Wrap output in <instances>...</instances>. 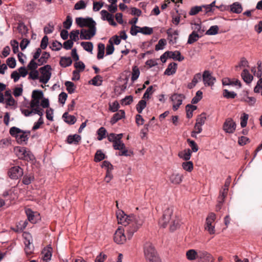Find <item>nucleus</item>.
Returning a JSON list of instances; mask_svg holds the SVG:
<instances>
[{"instance_id":"nucleus-46","label":"nucleus","mask_w":262,"mask_h":262,"mask_svg":"<svg viewBox=\"0 0 262 262\" xmlns=\"http://www.w3.org/2000/svg\"><path fill=\"white\" fill-rule=\"evenodd\" d=\"M183 168L188 172H190L193 169V163L191 161H186L182 163Z\"/></svg>"},{"instance_id":"nucleus-44","label":"nucleus","mask_w":262,"mask_h":262,"mask_svg":"<svg viewBox=\"0 0 262 262\" xmlns=\"http://www.w3.org/2000/svg\"><path fill=\"white\" fill-rule=\"evenodd\" d=\"M243 100L250 106H254L256 102V98L254 97L246 96L243 98Z\"/></svg>"},{"instance_id":"nucleus-33","label":"nucleus","mask_w":262,"mask_h":262,"mask_svg":"<svg viewBox=\"0 0 262 262\" xmlns=\"http://www.w3.org/2000/svg\"><path fill=\"white\" fill-rule=\"evenodd\" d=\"M105 46L102 43H99L98 45L97 58L98 59H102L104 54Z\"/></svg>"},{"instance_id":"nucleus-6","label":"nucleus","mask_w":262,"mask_h":262,"mask_svg":"<svg viewBox=\"0 0 262 262\" xmlns=\"http://www.w3.org/2000/svg\"><path fill=\"white\" fill-rule=\"evenodd\" d=\"M51 67L47 64L40 68L41 75L39 77V82L44 84L47 83L51 76Z\"/></svg>"},{"instance_id":"nucleus-53","label":"nucleus","mask_w":262,"mask_h":262,"mask_svg":"<svg viewBox=\"0 0 262 262\" xmlns=\"http://www.w3.org/2000/svg\"><path fill=\"white\" fill-rule=\"evenodd\" d=\"M134 152L133 151L128 150L125 147L122 149L121 150H120L119 153L117 154V155L119 156H125V157H130L132 155H133Z\"/></svg>"},{"instance_id":"nucleus-4","label":"nucleus","mask_w":262,"mask_h":262,"mask_svg":"<svg viewBox=\"0 0 262 262\" xmlns=\"http://www.w3.org/2000/svg\"><path fill=\"white\" fill-rule=\"evenodd\" d=\"M76 23L81 28L84 27H88L89 29L96 28V23L91 17H77L76 18Z\"/></svg>"},{"instance_id":"nucleus-49","label":"nucleus","mask_w":262,"mask_h":262,"mask_svg":"<svg viewBox=\"0 0 262 262\" xmlns=\"http://www.w3.org/2000/svg\"><path fill=\"white\" fill-rule=\"evenodd\" d=\"M223 96L226 98L229 99V98H234L237 94L233 92V91H229L228 90L225 89L223 91Z\"/></svg>"},{"instance_id":"nucleus-15","label":"nucleus","mask_w":262,"mask_h":262,"mask_svg":"<svg viewBox=\"0 0 262 262\" xmlns=\"http://www.w3.org/2000/svg\"><path fill=\"white\" fill-rule=\"evenodd\" d=\"M96 33V28L82 29L80 30V38L81 39L90 40L95 35Z\"/></svg>"},{"instance_id":"nucleus-10","label":"nucleus","mask_w":262,"mask_h":262,"mask_svg":"<svg viewBox=\"0 0 262 262\" xmlns=\"http://www.w3.org/2000/svg\"><path fill=\"white\" fill-rule=\"evenodd\" d=\"M236 127V124L234 120L231 118H227L223 125V130L228 134H233Z\"/></svg>"},{"instance_id":"nucleus-11","label":"nucleus","mask_w":262,"mask_h":262,"mask_svg":"<svg viewBox=\"0 0 262 262\" xmlns=\"http://www.w3.org/2000/svg\"><path fill=\"white\" fill-rule=\"evenodd\" d=\"M21 112L25 116H32L35 114L38 115L40 117L43 115V110L40 106L31 107L30 110L21 108Z\"/></svg>"},{"instance_id":"nucleus-5","label":"nucleus","mask_w":262,"mask_h":262,"mask_svg":"<svg viewBox=\"0 0 262 262\" xmlns=\"http://www.w3.org/2000/svg\"><path fill=\"white\" fill-rule=\"evenodd\" d=\"M17 158L29 161L34 160V156L31 152L25 147L17 146Z\"/></svg>"},{"instance_id":"nucleus-18","label":"nucleus","mask_w":262,"mask_h":262,"mask_svg":"<svg viewBox=\"0 0 262 262\" xmlns=\"http://www.w3.org/2000/svg\"><path fill=\"white\" fill-rule=\"evenodd\" d=\"M166 33L168 35L169 43L171 44L176 43L179 35L178 31L173 30L171 28H169L166 31Z\"/></svg>"},{"instance_id":"nucleus-45","label":"nucleus","mask_w":262,"mask_h":262,"mask_svg":"<svg viewBox=\"0 0 262 262\" xmlns=\"http://www.w3.org/2000/svg\"><path fill=\"white\" fill-rule=\"evenodd\" d=\"M166 45V40L165 39L162 38L160 39L158 43L155 46V50L159 51L161 50H163L164 48V46Z\"/></svg>"},{"instance_id":"nucleus-28","label":"nucleus","mask_w":262,"mask_h":262,"mask_svg":"<svg viewBox=\"0 0 262 262\" xmlns=\"http://www.w3.org/2000/svg\"><path fill=\"white\" fill-rule=\"evenodd\" d=\"M191 151L189 149H186L179 153L180 158L185 161L189 160L191 157Z\"/></svg>"},{"instance_id":"nucleus-39","label":"nucleus","mask_w":262,"mask_h":262,"mask_svg":"<svg viewBox=\"0 0 262 262\" xmlns=\"http://www.w3.org/2000/svg\"><path fill=\"white\" fill-rule=\"evenodd\" d=\"M81 46L83 49L89 52L92 53L93 49V45L91 42H81Z\"/></svg>"},{"instance_id":"nucleus-20","label":"nucleus","mask_w":262,"mask_h":262,"mask_svg":"<svg viewBox=\"0 0 262 262\" xmlns=\"http://www.w3.org/2000/svg\"><path fill=\"white\" fill-rule=\"evenodd\" d=\"M125 112L123 110H120L115 113L110 120V123L113 125L117 121L125 117Z\"/></svg>"},{"instance_id":"nucleus-27","label":"nucleus","mask_w":262,"mask_h":262,"mask_svg":"<svg viewBox=\"0 0 262 262\" xmlns=\"http://www.w3.org/2000/svg\"><path fill=\"white\" fill-rule=\"evenodd\" d=\"M187 258L189 260H193L198 258V251L196 252L194 249H190L186 252Z\"/></svg>"},{"instance_id":"nucleus-37","label":"nucleus","mask_w":262,"mask_h":262,"mask_svg":"<svg viewBox=\"0 0 262 262\" xmlns=\"http://www.w3.org/2000/svg\"><path fill=\"white\" fill-rule=\"evenodd\" d=\"M106 130L104 127H101L100 128H99L97 130L98 140L100 141L105 138L106 137Z\"/></svg>"},{"instance_id":"nucleus-63","label":"nucleus","mask_w":262,"mask_h":262,"mask_svg":"<svg viewBox=\"0 0 262 262\" xmlns=\"http://www.w3.org/2000/svg\"><path fill=\"white\" fill-rule=\"evenodd\" d=\"M62 46V44L60 42L54 41L52 43L51 48L54 51H59L61 49Z\"/></svg>"},{"instance_id":"nucleus-7","label":"nucleus","mask_w":262,"mask_h":262,"mask_svg":"<svg viewBox=\"0 0 262 262\" xmlns=\"http://www.w3.org/2000/svg\"><path fill=\"white\" fill-rule=\"evenodd\" d=\"M0 103L6 104V106H13L15 103V100L11 95V91L10 90H7L4 94L2 92H0Z\"/></svg>"},{"instance_id":"nucleus-22","label":"nucleus","mask_w":262,"mask_h":262,"mask_svg":"<svg viewBox=\"0 0 262 262\" xmlns=\"http://www.w3.org/2000/svg\"><path fill=\"white\" fill-rule=\"evenodd\" d=\"M177 69V64L175 62H172L168 64L167 68L164 72V74L170 76L176 73Z\"/></svg>"},{"instance_id":"nucleus-50","label":"nucleus","mask_w":262,"mask_h":262,"mask_svg":"<svg viewBox=\"0 0 262 262\" xmlns=\"http://www.w3.org/2000/svg\"><path fill=\"white\" fill-rule=\"evenodd\" d=\"M119 107V104L117 101L109 103V110L112 112L114 113L117 112Z\"/></svg>"},{"instance_id":"nucleus-40","label":"nucleus","mask_w":262,"mask_h":262,"mask_svg":"<svg viewBox=\"0 0 262 262\" xmlns=\"http://www.w3.org/2000/svg\"><path fill=\"white\" fill-rule=\"evenodd\" d=\"M64 84L67 87V90L69 93L72 94L74 93L75 90V86L73 82L67 81L65 82Z\"/></svg>"},{"instance_id":"nucleus-16","label":"nucleus","mask_w":262,"mask_h":262,"mask_svg":"<svg viewBox=\"0 0 262 262\" xmlns=\"http://www.w3.org/2000/svg\"><path fill=\"white\" fill-rule=\"evenodd\" d=\"M198 259L203 262H213V258L212 256L204 250L198 251Z\"/></svg>"},{"instance_id":"nucleus-12","label":"nucleus","mask_w":262,"mask_h":262,"mask_svg":"<svg viewBox=\"0 0 262 262\" xmlns=\"http://www.w3.org/2000/svg\"><path fill=\"white\" fill-rule=\"evenodd\" d=\"M125 231H126L125 227L124 229L119 227L116 231L114 236V240L117 244H122L126 241V237L124 234Z\"/></svg>"},{"instance_id":"nucleus-41","label":"nucleus","mask_w":262,"mask_h":262,"mask_svg":"<svg viewBox=\"0 0 262 262\" xmlns=\"http://www.w3.org/2000/svg\"><path fill=\"white\" fill-rule=\"evenodd\" d=\"M114 51V47L112 39H109L108 44L107 45L106 47V54L107 55H111Z\"/></svg>"},{"instance_id":"nucleus-59","label":"nucleus","mask_w":262,"mask_h":262,"mask_svg":"<svg viewBox=\"0 0 262 262\" xmlns=\"http://www.w3.org/2000/svg\"><path fill=\"white\" fill-rule=\"evenodd\" d=\"M246 67H249L248 61L245 58L243 57L241 59V61L239 62L238 64L236 66L235 68L236 70H237L238 68Z\"/></svg>"},{"instance_id":"nucleus-17","label":"nucleus","mask_w":262,"mask_h":262,"mask_svg":"<svg viewBox=\"0 0 262 262\" xmlns=\"http://www.w3.org/2000/svg\"><path fill=\"white\" fill-rule=\"evenodd\" d=\"M43 262H49L52 255V248L50 245L45 247L41 253Z\"/></svg>"},{"instance_id":"nucleus-64","label":"nucleus","mask_w":262,"mask_h":262,"mask_svg":"<svg viewBox=\"0 0 262 262\" xmlns=\"http://www.w3.org/2000/svg\"><path fill=\"white\" fill-rule=\"evenodd\" d=\"M101 167L106 169L107 171H111L113 169V165L107 161H104L102 163Z\"/></svg>"},{"instance_id":"nucleus-26","label":"nucleus","mask_w":262,"mask_h":262,"mask_svg":"<svg viewBox=\"0 0 262 262\" xmlns=\"http://www.w3.org/2000/svg\"><path fill=\"white\" fill-rule=\"evenodd\" d=\"M62 118L64 121L69 124H74L76 121V118L74 116L68 115L67 112L63 114Z\"/></svg>"},{"instance_id":"nucleus-9","label":"nucleus","mask_w":262,"mask_h":262,"mask_svg":"<svg viewBox=\"0 0 262 262\" xmlns=\"http://www.w3.org/2000/svg\"><path fill=\"white\" fill-rule=\"evenodd\" d=\"M185 99V96L184 94L174 93L170 97V100L172 101V109L173 111L178 110L180 105L182 104L184 99Z\"/></svg>"},{"instance_id":"nucleus-32","label":"nucleus","mask_w":262,"mask_h":262,"mask_svg":"<svg viewBox=\"0 0 262 262\" xmlns=\"http://www.w3.org/2000/svg\"><path fill=\"white\" fill-rule=\"evenodd\" d=\"M90 82L93 85L100 86L102 83V77L100 75H97L93 77Z\"/></svg>"},{"instance_id":"nucleus-54","label":"nucleus","mask_w":262,"mask_h":262,"mask_svg":"<svg viewBox=\"0 0 262 262\" xmlns=\"http://www.w3.org/2000/svg\"><path fill=\"white\" fill-rule=\"evenodd\" d=\"M193 30V32L195 33H199L202 34L204 32V29L202 28V26L200 24L194 23L192 27Z\"/></svg>"},{"instance_id":"nucleus-42","label":"nucleus","mask_w":262,"mask_h":262,"mask_svg":"<svg viewBox=\"0 0 262 262\" xmlns=\"http://www.w3.org/2000/svg\"><path fill=\"white\" fill-rule=\"evenodd\" d=\"M219 27L216 25L212 26L206 31V34L209 35H214L218 33Z\"/></svg>"},{"instance_id":"nucleus-23","label":"nucleus","mask_w":262,"mask_h":262,"mask_svg":"<svg viewBox=\"0 0 262 262\" xmlns=\"http://www.w3.org/2000/svg\"><path fill=\"white\" fill-rule=\"evenodd\" d=\"M230 11L236 14H239L243 11L242 5L238 2H234L229 6Z\"/></svg>"},{"instance_id":"nucleus-34","label":"nucleus","mask_w":262,"mask_h":262,"mask_svg":"<svg viewBox=\"0 0 262 262\" xmlns=\"http://www.w3.org/2000/svg\"><path fill=\"white\" fill-rule=\"evenodd\" d=\"M196 109V106L192 104H187L186 106V116L188 118L192 117L193 112Z\"/></svg>"},{"instance_id":"nucleus-29","label":"nucleus","mask_w":262,"mask_h":262,"mask_svg":"<svg viewBox=\"0 0 262 262\" xmlns=\"http://www.w3.org/2000/svg\"><path fill=\"white\" fill-rule=\"evenodd\" d=\"M72 63L70 57H61L60 60V64L62 67L66 68L70 66Z\"/></svg>"},{"instance_id":"nucleus-57","label":"nucleus","mask_w":262,"mask_h":262,"mask_svg":"<svg viewBox=\"0 0 262 262\" xmlns=\"http://www.w3.org/2000/svg\"><path fill=\"white\" fill-rule=\"evenodd\" d=\"M101 15V18L103 20H108L111 18H112V16L113 15L112 14H110L108 13L106 10H102L100 12Z\"/></svg>"},{"instance_id":"nucleus-1","label":"nucleus","mask_w":262,"mask_h":262,"mask_svg":"<svg viewBox=\"0 0 262 262\" xmlns=\"http://www.w3.org/2000/svg\"><path fill=\"white\" fill-rule=\"evenodd\" d=\"M118 223L125 227L127 238L130 239L134 233L140 228L144 223V219L135 215H127L122 210L116 212Z\"/></svg>"},{"instance_id":"nucleus-25","label":"nucleus","mask_w":262,"mask_h":262,"mask_svg":"<svg viewBox=\"0 0 262 262\" xmlns=\"http://www.w3.org/2000/svg\"><path fill=\"white\" fill-rule=\"evenodd\" d=\"M81 139V138L80 135L75 134L74 135H69L67 137V141L69 144H77Z\"/></svg>"},{"instance_id":"nucleus-3","label":"nucleus","mask_w":262,"mask_h":262,"mask_svg":"<svg viewBox=\"0 0 262 262\" xmlns=\"http://www.w3.org/2000/svg\"><path fill=\"white\" fill-rule=\"evenodd\" d=\"M22 237L25 244V253L27 255H30L33 252L34 250L32 236L29 232H24L23 233Z\"/></svg>"},{"instance_id":"nucleus-35","label":"nucleus","mask_w":262,"mask_h":262,"mask_svg":"<svg viewBox=\"0 0 262 262\" xmlns=\"http://www.w3.org/2000/svg\"><path fill=\"white\" fill-rule=\"evenodd\" d=\"M140 74V72L139 68L137 66H134L133 67L132 73V81L134 82L139 77Z\"/></svg>"},{"instance_id":"nucleus-43","label":"nucleus","mask_w":262,"mask_h":262,"mask_svg":"<svg viewBox=\"0 0 262 262\" xmlns=\"http://www.w3.org/2000/svg\"><path fill=\"white\" fill-rule=\"evenodd\" d=\"M139 33H142L145 35H150L153 32V29L152 28L148 27H140L138 29Z\"/></svg>"},{"instance_id":"nucleus-61","label":"nucleus","mask_w":262,"mask_h":262,"mask_svg":"<svg viewBox=\"0 0 262 262\" xmlns=\"http://www.w3.org/2000/svg\"><path fill=\"white\" fill-rule=\"evenodd\" d=\"M63 24L64 28L66 29H69L72 24V17L68 15L67 16L66 20L63 22Z\"/></svg>"},{"instance_id":"nucleus-36","label":"nucleus","mask_w":262,"mask_h":262,"mask_svg":"<svg viewBox=\"0 0 262 262\" xmlns=\"http://www.w3.org/2000/svg\"><path fill=\"white\" fill-rule=\"evenodd\" d=\"M17 32L22 35H26L28 33V28L23 23L17 24Z\"/></svg>"},{"instance_id":"nucleus-47","label":"nucleus","mask_w":262,"mask_h":262,"mask_svg":"<svg viewBox=\"0 0 262 262\" xmlns=\"http://www.w3.org/2000/svg\"><path fill=\"white\" fill-rule=\"evenodd\" d=\"M203 97V92L199 90L196 93L195 96L192 98L191 100V103L192 104H196L199 101H200Z\"/></svg>"},{"instance_id":"nucleus-24","label":"nucleus","mask_w":262,"mask_h":262,"mask_svg":"<svg viewBox=\"0 0 262 262\" xmlns=\"http://www.w3.org/2000/svg\"><path fill=\"white\" fill-rule=\"evenodd\" d=\"M241 76L243 80L246 83H250L253 80V76L250 74L249 71L247 69H244L241 73Z\"/></svg>"},{"instance_id":"nucleus-48","label":"nucleus","mask_w":262,"mask_h":262,"mask_svg":"<svg viewBox=\"0 0 262 262\" xmlns=\"http://www.w3.org/2000/svg\"><path fill=\"white\" fill-rule=\"evenodd\" d=\"M201 11H202V7L201 6H195L190 9L189 14L190 15H195Z\"/></svg>"},{"instance_id":"nucleus-19","label":"nucleus","mask_w":262,"mask_h":262,"mask_svg":"<svg viewBox=\"0 0 262 262\" xmlns=\"http://www.w3.org/2000/svg\"><path fill=\"white\" fill-rule=\"evenodd\" d=\"M183 179V175L182 174L173 172L169 177V180L170 182L174 185L180 184Z\"/></svg>"},{"instance_id":"nucleus-2","label":"nucleus","mask_w":262,"mask_h":262,"mask_svg":"<svg viewBox=\"0 0 262 262\" xmlns=\"http://www.w3.org/2000/svg\"><path fill=\"white\" fill-rule=\"evenodd\" d=\"M144 254L148 262H161L156 250L150 242H146L144 245Z\"/></svg>"},{"instance_id":"nucleus-8","label":"nucleus","mask_w":262,"mask_h":262,"mask_svg":"<svg viewBox=\"0 0 262 262\" xmlns=\"http://www.w3.org/2000/svg\"><path fill=\"white\" fill-rule=\"evenodd\" d=\"M173 213V209L172 208H167L164 211L162 217L160 220L159 224V225L165 228L167 224L172 220V215Z\"/></svg>"},{"instance_id":"nucleus-31","label":"nucleus","mask_w":262,"mask_h":262,"mask_svg":"<svg viewBox=\"0 0 262 262\" xmlns=\"http://www.w3.org/2000/svg\"><path fill=\"white\" fill-rule=\"evenodd\" d=\"M201 35H199L198 33H195L194 32H192L188 37V39L187 40V43L192 44L193 42L196 41L200 37H201Z\"/></svg>"},{"instance_id":"nucleus-55","label":"nucleus","mask_w":262,"mask_h":262,"mask_svg":"<svg viewBox=\"0 0 262 262\" xmlns=\"http://www.w3.org/2000/svg\"><path fill=\"white\" fill-rule=\"evenodd\" d=\"M80 34V32L78 30H72L70 34V40L72 41H76L78 39V35Z\"/></svg>"},{"instance_id":"nucleus-21","label":"nucleus","mask_w":262,"mask_h":262,"mask_svg":"<svg viewBox=\"0 0 262 262\" xmlns=\"http://www.w3.org/2000/svg\"><path fill=\"white\" fill-rule=\"evenodd\" d=\"M166 53H167V56L170 58H172L174 60H177L179 61H181L184 59V56L181 55L180 51H176L174 52L167 51Z\"/></svg>"},{"instance_id":"nucleus-62","label":"nucleus","mask_w":262,"mask_h":262,"mask_svg":"<svg viewBox=\"0 0 262 262\" xmlns=\"http://www.w3.org/2000/svg\"><path fill=\"white\" fill-rule=\"evenodd\" d=\"M206 117L205 114H201L200 116L197 118L195 124L203 125L205 124Z\"/></svg>"},{"instance_id":"nucleus-14","label":"nucleus","mask_w":262,"mask_h":262,"mask_svg":"<svg viewBox=\"0 0 262 262\" xmlns=\"http://www.w3.org/2000/svg\"><path fill=\"white\" fill-rule=\"evenodd\" d=\"M202 79L204 84L206 86H212L214 84L216 79L211 75V73L208 70L204 71L202 74Z\"/></svg>"},{"instance_id":"nucleus-56","label":"nucleus","mask_w":262,"mask_h":262,"mask_svg":"<svg viewBox=\"0 0 262 262\" xmlns=\"http://www.w3.org/2000/svg\"><path fill=\"white\" fill-rule=\"evenodd\" d=\"M86 7V4L83 0H80L76 3L74 6L75 10H80L85 9Z\"/></svg>"},{"instance_id":"nucleus-51","label":"nucleus","mask_w":262,"mask_h":262,"mask_svg":"<svg viewBox=\"0 0 262 262\" xmlns=\"http://www.w3.org/2000/svg\"><path fill=\"white\" fill-rule=\"evenodd\" d=\"M125 144L122 141L117 140L113 144V147L115 150H121L125 148Z\"/></svg>"},{"instance_id":"nucleus-30","label":"nucleus","mask_w":262,"mask_h":262,"mask_svg":"<svg viewBox=\"0 0 262 262\" xmlns=\"http://www.w3.org/2000/svg\"><path fill=\"white\" fill-rule=\"evenodd\" d=\"M50 57L49 53L47 52H43L40 57L38 59V62L39 66H41L47 63L48 59Z\"/></svg>"},{"instance_id":"nucleus-52","label":"nucleus","mask_w":262,"mask_h":262,"mask_svg":"<svg viewBox=\"0 0 262 262\" xmlns=\"http://www.w3.org/2000/svg\"><path fill=\"white\" fill-rule=\"evenodd\" d=\"M43 96V92L41 91L34 90L32 92V97L40 100Z\"/></svg>"},{"instance_id":"nucleus-58","label":"nucleus","mask_w":262,"mask_h":262,"mask_svg":"<svg viewBox=\"0 0 262 262\" xmlns=\"http://www.w3.org/2000/svg\"><path fill=\"white\" fill-rule=\"evenodd\" d=\"M104 159H105V155L102 152L101 150H97L95 156V161L96 162H99Z\"/></svg>"},{"instance_id":"nucleus-13","label":"nucleus","mask_w":262,"mask_h":262,"mask_svg":"<svg viewBox=\"0 0 262 262\" xmlns=\"http://www.w3.org/2000/svg\"><path fill=\"white\" fill-rule=\"evenodd\" d=\"M30 134V130L24 131L17 128V143L26 144Z\"/></svg>"},{"instance_id":"nucleus-60","label":"nucleus","mask_w":262,"mask_h":262,"mask_svg":"<svg viewBox=\"0 0 262 262\" xmlns=\"http://www.w3.org/2000/svg\"><path fill=\"white\" fill-rule=\"evenodd\" d=\"M228 190V188H224L223 190L220 191V195L218 198L219 201L220 203H223L224 201V199L226 196L227 193V191Z\"/></svg>"},{"instance_id":"nucleus-38","label":"nucleus","mask_w":262,"mask_h":262,"mask_svg":"<svg viewBox=\"0 0 262 262\" xmlns=\"http://www.w3.org/2000/svg\"><path fill=\"white\" fill-rule=\"evenodd\" d=\"M146 106V102L144 100H141L139 101L136 105V110L137 112L140 114Z\"/></svg>"}]
</instances>
